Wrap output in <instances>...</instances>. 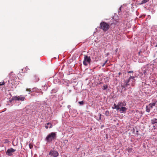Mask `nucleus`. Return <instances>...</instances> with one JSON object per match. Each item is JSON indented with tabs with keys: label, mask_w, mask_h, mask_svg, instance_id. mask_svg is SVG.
Instances as JSON below:
<instances>
[{
	"label": "nucleus",
	"mask_w": 157,
	"mask_h": 157,
	"mask_svg": "<svg viewBox=\"0 0 157 157\" xmlns=\"http://www.w3.org/2000/svg\"><path fill=\"white\" fill-rule=\"evenodd\" d=\"M117 22V21H115L113 23L109 24L105 22H102L100 23V29L104 32H106L109 29L110 25H115Z\"/></svg>",
	"instance_id": "nucleus-1"
},
{
	"label": "nucleus",
	"mask_w": 157,
	"mask_h": 157,
	"mask_svg": "<svg viewBox=\"0 0 157 157\" xmlns=\"http://www.w3.org/2000/svg\"><path fill=\"white\" fill-rule=\"evenodd\" d=\"M149 0H143V1L141 2V4L146 3V2H148Z\"/></svg>",
	"instance_id": "nucleus-18"
},
{
	"label": "nucleus",
	"mask_w": 157,
	"mask_h": 157,
	"mask_svg": "<svg viewBox=\"0 0 157 157\" xmlns=\"http://www.w3.org/2000/svg\"><path fill=\"white\" fill-rule=\"evenodd\" d=\"M133 72V71H129L128 72V73H132Z\"/></svg>",
	"instance_id": "nucleus-28"
},
{
	"label": "nucleus",
	"mask_w": 157,
	"mask_h": 157,
	"mask_svg": "<svg viewBox=\"0 0 157 157\" xmlns=\"http://www.w3.org/2000/svg\"><path fill=\"white\" fill-rule=\"evenodd\" d=\"M127 109V108L124 107H119V109L118 110H119L121 113H123L125 112Z\"/></svg>",
	"instance_id": "nucleus-9"
},
{
	"label": "nucleus",
	"mask_w": 157,
	"mask_h": 157,
	"mask_svg": "<svg viewBox=\"0 0 157 157\" xmlns=\"http://www.w3.org/2000/svg\"><path fill=\"white\" fill-rule=\"evenodd\" d=\"M35 91V88H33L32 90V91H31V92H34Z\"/></svg>",
	"instance_id": "nucleus-26"
},
{
	"label": "nucleus",
	"mask_w": 157,
	"mask_h": 157,
	"mask_svg": "<svg viewBox=\"0 0 157 157\" xmlns=\"http://www.w3.org/2000/svg\"><path fill=\"white\" fill-rule=\"evenodd\" d=\"M119 107H124L123 106H125L126 105V103L124 102H119L118 104Z\"/></svg>",
	"instance_id": "nucleus-10"
},
{
	"label": "nucleus",
	"mask_w": 157,
	"mask_h": 157,
	"mask_svg": "<svg viewBox=\"0 0 157 157\" xmlns=\"http://www.w3.org/2000/svg\"><path fill=\"white\" fill-rule=\"evenodd\" d=\"M112 109H116L117 110H118L119 107L118 105H116V104H114L113 106L112 107Z\"/></svg>",
	"instance_id": "nucleus-12"
},
{
	"label": "nucleus",
	"mask_w": 157,
	"mask_h": 157,
	"mask_svg": "<svg viewBox=\"0 0 157 157\" xmlns=\"http://www.w3.org/2000/svg\"><path fill=\"white\" fill-rule=\"evenodd\" d=\"M56 134L55 132H52L49 134L46 137L45 140L47 142L50 143L56 139Z\"/></svg>",
	"instance_id": "nucleus-2"
},
{
	"label": "nucleus",
	"mask_w": 157,
	"mask_h": 157,
	"mask_svg": "<svg viewBox=\"0 0 157 157\" xmlns=\"http://www.w3.org/2000/svg\"><path fill=\"white\" fill-rule=\"evenodd\" d=\"M5 84V83L3 82H0V86H2Z\"/></svg>",
	"instance_id": "nucleus-22"
},
{
	"label": "nucleus",
	"mask_w": 157,
	"mask_h": 157,
	"mask_svg": "<svg viewBox=\"0 0 157 157\" xmlns=\"http://www.w3.org/2000/svg\"><path fill=\"white\" fill-rule=\"evenodd\" d=\"M107 60H106L105 62L104 63V64H103V65L102 66H104L106 64V63L107 62Z\"/></svg>",
	"instance_id": "nucleus-27"
},
{
	"label": "nucleus",
	"mask_w": 157,
	"mask_h": 157,
	"mask_svg": "<svg viewBox=\"0 0 157 157\" xmlns=\"http://www.w3.org/2000/svg\"><path fill=\"white\" fill-rule=\"evenodd\" d=\"M108 88L107 86L106 85H104L102 86V89L105 90Z\"/></svg>",
	"instance_id": "nucleus-17"
},
{
	"label": "nucleus",
	"mask_w": 157,
	"mask_h": 157,
	"mask_svg": "<svg viewBox=\"0 0 157 157\" xmlns=\"http://www.w3.org/2000/svg\"><path fill=\"white\" fill-rule=\"evenodd\" d=\"M79 104L81 105H83L84 104V101H81L78 102Z\"/></svg>",
	"instance_id": "nucleus-20"
},
{
	"label": "nucleus",
	"mask_w": 157,
	"mask_h": 157,
	"mask_svg": "<svg viewBox=\"0 0 157 157\" xmlns=\"http://www.w3.org/2000/svg\"><path fill=\"white\" fill-rule=\"evenodd\" d=\"M109 112L108 110L106 111L105 113V114L106 116H109Z\"/></svg>",
	"instance_id": "nucleus-19"
},
{
	"label": "nucleus",
	"mask_w": 157,
	"mask_h": 157,
	"mask_svg": "<svg viewBox=\"0 0 157 157\" xmlns=\"http://www.w3.org/2000/svg\"><path fill=\"white\" fill-rule=\"evenodd\" d=\"M121 72H119L118 73V75H121Z\"/></svg>",
	"instance_id": "nucleus-30"
},
{
	"label": "nucleus",
	"mask_w": 157,
	"mask_h": 157,
	"mask_svg": "<svg viewBox=\"0 0 157 157\" xmlns=\"http://www.w3.org/2000/svg\"><path fill=\"white\" fill-rule=\"evenodd\" d=\"M132 150V148L131 147H128L127 148V150L129 152H131Z\"/></svg>",
	"instance_id": "nucleus-16"
},
{
	"label": "nucleus",
	"mask_w": 157,
	"mask_h": 157,
	"mask_svg": "<svg viewBox=\"0 0 157 157\" xmlns=\"http://www.w3.org/2000/svg\"><path fill=\"white\" fill-rule=\"evenodd\" d=\"M32 80L33 82H36L39 81V78L37 76L34 75L32 77Z\"/></svg>",
	"instance_id": "nucleus-8"
},
{
	"label": "nucleus",
	"mask_w": 157,
	"mask_h": 157,
	"mask_svg": "<svg viewBox=\"0 0 157 157\" xmlns=\"http://www.w3.org/2000/svg\"><path fill=\"white\" fill-rule=\"evenodd\" d=\"M146 111L147 112H149L150 111V110L151 109V108H149L148 106H146Z\"/></svg>",
	"instance_id": "nucleus-15"
},
{
	"label": "nucleus",
	"mask_w": 157,
	"mask_h": 157,
	"mask_svg": "<svg viewBox=\"0 0 157 157\" xmlns=\"http://www.w3.org/2000/svg\"><path fill=\"white\" fill-rule=\"evenodd\" d=\"M143 58H144V57ZM144 58H147V57H144Z\"/></svg>",
	"instance_id": "nucleus-32"
},
{
	"label": "nucleus",
	"mask_w": 157,
	"mask_h": 157,
	"mask_svg": "<svg viewBox=\"0 0 157 157\" xmlns=\"http://www.w3.org/2000/svg\"><path fill=\"white\" fill-rule=\"evenodd\" d=\"M16 150L14 149L13 148H11L10 149H8L6 152V154L8 155L11 156L12 155V152L15 151Z\"/></svg>",
	"instance_id": "nucleus-5"
},
{
	"label": "nucleus",
	"mask_w": 157,
	"mask_h": 157,
	"mask_svg": "<svg viewBox=\"0 0 157 157\" xmlns=\"http://www.w3.org/2000/svg\"><path fill=\"white\" fill-rule=\"evenodd\" d=\"M83 64L85 66H87L88 64H90L91 61L90 57L87 55H84Z\"/></svg>",
	"instance_id": "nucleus-3"
},
{
	"label": "nucleus",
	"mask_w": 157,
	"mask_h": 157,
	"mask_svg": "<svg viewBox=\"0 0 157 157\" xmlns=\"http://www.w3.org/2000/svg\"><path fill=\"white\" fill-rule=\"evenodd\" d=\"M151 122L152 124H154L155 123H157V119L154 118L151 120Z\"/></svg>",
	"instance_id": "nucleus-13"
},
{
	"label": "nucleus",
	"mask_w": 157,
	"mask_h": 157,
	"mask_svg": "<svg viewBox=\"0 0 157 157\" xmlns=\"http://www.w3.org/2000/svg\"><path fill=\"white\" fill-rule=\"evenodd\" d=\"M41 94H43V92H41Z\"/></svg>",
	"instance_id": "nucleus-33"
},
{
	"label": "nucleus",
	"mask_w": 157,
	"mask_h": 157,
	"mask_svg": "<svg viewBox=\"0 0 157 157\" xmlns=\"http://www.w3.org/2000/svg\"><path fill=\"white\" fill-rule=\"evenodd\" d=\"M155 105V103H150L147 106H148L149 108L151 109L153 107V106H154Z\"/></svg>",
	"instance_id": "nucleus-14"
},
{
	"label": "nucleus",
	"mask_w": 157,
	"mask_h": 157,
	"mask_svg": "<svg viewBox=\"0 0 157 157\" xmlns=\"http://www.w3.org/2000/svg\"><path fill=\"white\" fill-rule=\"evenodd\" d=\"M26 91L29 92V94H30V92H31V90L30 89H28V88L26 89Z\"/></svg>",
	"instance_id": "nucleus-21"
},
{
	"label": "nucleus",
	"mask_w": 157,
	"mask_h": 157,
	"mask_svg": "<svg viewBox=\"0 0 157 157\" xmlns=\"http://www.w3.org/2000/svg\"><path fill=\"white\" fill-rule=\"evenodd\" d=\"M29 146L30 148H31L33 147L32 145L30 144H29Z\"/></svg>",
	"instance_id": "nucleus-25"
},
{
	"label": "nucleus",
	"mask_w": 157,
	"mask_h": 157,
	"mask_svg": "<svg viewBox=\"0 0 157 157\" xmlns=\"http://www.w3.org/2000/svg\"><path fill=\"white\" fill-rule=\"evenodd\" d=\"M141 52V51H140L139 52V55L140 56V53Z\"/></svg>",
	"instance_id": "nucleus-29"
},
{
	"label": "nucleus",
	"mask_w": 157,
	"mask_h": 157,
	"mask_svg": "<svg viewBox=\"0 0 157 157\" xmlns=\"http://www.w3.org/2000/svg\"><path fill=\"white\" fill-rule=\"evenodd\" d=\"M52 126V124L50 123H47V125L45 126V127L46 129L48 128H51Z\"/></svg>",
	"instance_id": "nucleus-11"
},
{
	"label": "nucleus",
	"mask_w": 157,
	"mask_h": 157,
	"mask_svg": "<svg viewBox=\"0 0 157 157\" xmlns=\"http://www.w3.org/2000/svg\"><path fill=\"white\" fill-rule=\"evenodd\" d=\"M134 78V77L133 76H131L129 78V79L130 80L131 79H133Z\"/></svg>",
	"instance_id": "nucleus-24"
},
{
	"label": "nucleus",
	"mask_w": 157,
	"mask_h": 157,
	"mask_svg": "<svg viewBox=\"0 0 157 157\" xmlns=\"http://www.w3.org/2000/svg\"><path fill=\"white\" fill-rule=\"evenodd\" d=\"M25 99V97H21V96H14L12 98V99L13 100H15L16 101H19L21 100L22 101H24V99Z\"/></svg>",
	"instance_id": "nucleus-4"
},
{
	"label": "nucleus",
	"mask_w": 157,
	"mask_h": 157,
	"mask_svg": "<svg viewBox=\"0 0 157 157\" xmlns=\"http://www.w3.org/2000/svg\"><path fill=\"white\" fill-rule=\"evenodd\" d=\"M153 44L154 45V46H155V47H157V43H154Z\"/></svg>",
	"instance_id": "nucleus-23"
},
{
	"label": "nucleus",
	"mask_w": 157,
	"mask_h": 157,
	"mask_svg": "<svg viewBox=\"0 0 157 157\" xmlns=\"http://www.w3.org/2000/svg\"><path fill=\"white\" fill-rule=\"evenodd\" d=\"M65 141H66V142H67L68 140H65Z\"/></svg>",
	"instance_id": "nucleus-34"
},
{
	"label": "nucleus",
	"mask_w": 157,
	"mask_h": 157,
	"mask_svg": "<svg viewBox=\"0 0 157 157\" xmlns=\"http://www.w3.org/2000/svg\"><path fill=\"white\" fill-rule=\"evenodd\" d=\"M101 114H100V117H99L100 119H101Z\"/></svg>",
	"instance_id": "nucleus-31"
},
{
	"label": "nucleus",
	"mask_w": 157,
	"mask_h": 157,
	"mask_svg": "<svg viewBox=\"0 0 157 157\" xmlns=\"http://www.w3.org/2000/svg\"><path fill=\"white\" fill-rule=\"evenodd\" d=\"M130 80V79H128L127 81H125V84L123 85L122 84L121 85V86L122 87V90L124 89V90H125V87H126L128 85H129V84H128V83L129 82Z\"/></svg>",
	"instance_id": "nucleus-7"
},
{
	"label": "nucleus",
	"mask_w": 157,
	"mask_h": 157,
	"mask_svg": "<svg viewBox=\"0 0 157 157\" xmlns=\"http://www.w3.org/2000/svg\"><path fill=\"white\" fill-rule=\"evenodd\" d=\"M49 155L54 157H56L58 156L59 153L56 151H51L49 153Z\"/></svg>",
	"instance_id": "nucleus-6"
}]
</instances>
